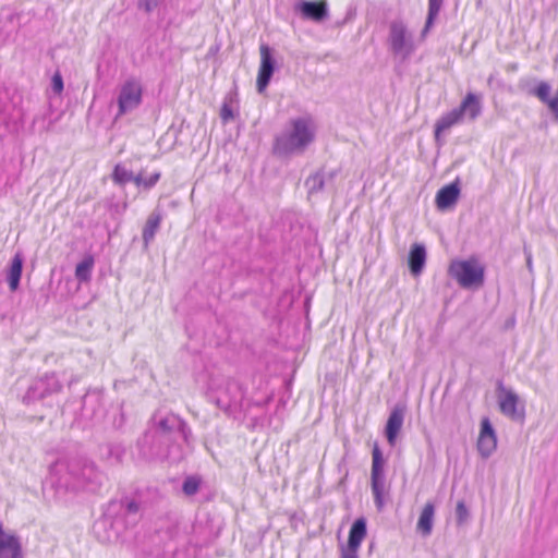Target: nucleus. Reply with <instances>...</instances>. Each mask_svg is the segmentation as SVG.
<instances>
[{
	"mask_svg": "<svg viewBox=\"0 0 558 558\" xmlns=\"http://www.w3.org/2000/svg\"><path fill=\"white\" fill-rule=\"evenodd\" d=\"M135 450L133 454L142 461L150 462L167 459L179 461L182 459L179 447L168 444L149 428L137 439Z\"/></svg>",
	"mask_w": 558,
	"mask_h": 558,
	"instance_id": "nucleus-4",
	"label": "nucleus"
},
{
	"mask_svg": "<svg viewBox=\"0 0 558 558\" xmlns=\"http://www.w3.org/2000/svg\"><path fill=\"white\" fill-rule=\"evenodd\" d=\"M220 118L223 123H227L234 118L233 110L227 99H225V101L222 104V107L220 110Z\"/></svg>",
	"mask_w": 558,
	"mask_h": 558,
	"instance_id": "nucleus-37",
	"label": "nucleus"
},
{
	"mask_svg": "<svg viewBox=\"0 0 558 558\" xmlns=\"http://www.w3.org/2000/svg\"><path fill=\"white\" fill-rule=\"evenodd\" d=\"M106 407L104 402L102 389H89L82 400L81 415L92 425L102 422L106 416Z\"/></svg>",
	"mask_w": 558,
	"mask_h": 558,
	"instance_id": "nucleus-12",
	"label": "nucleus"
},
{
	"mask_svg": "<svg viewBox=\"0 0 558 558\" xmlns=\"http://www.w3.org/2000/svg\"><path fill=\"white\" fill-rule=\"evenodd\" d=\"M161 173L156 171L151 173L148 178H145L143 171L136 174L135 185L138 187H144L145 190H149L154 187L157 182L160 180Z\"/></svg>",
	"mask_w": 558,
	"mask_h": 558,
	"instance_id": "nucleus-30",
	"label": "nucleus"
},
{
	"mask_svg": "<svg viewBox=\"0 0 558 558\" xmlns=\"http://www.w3.org/2000/svg\"><path fill=\"white\" fill-rule=\"evenodd\" d=\"M340 558H359V555L355 553L352 554L350 551L341 550Z\"/></svg>",
	"mask_w": 558,
	"mask_h": 558,
	"instance_id": "nucleus-41",
	"label": "nucleus"
},
{
	"mask_svg": "<svg viewBox=\"0 0 558 558\" xmlns=\"http://www.w3.org/2000/svg\"><path fill=\"white\" fill-rule=\"evenodd\" d=\"M314 141V132L308 121L298 118L291 121V129L283 131L275 138L274 153L278 156L300 154Z\"/></svg>",
	"mask_w": 558,
	"mask_h": 558,
	"instance_id": "nucleus-3",
	"label": "nucleus"
},
{
	"mask_svg": "<svg viewBox=\"0 0 558 558\" xmlns=\"http://www.w3.org/2000/svg\"><path fill=\"white\" fill-rule=\"evenodd\" d=\"M23 263L24 257L22 253H15L7 271V280L12 292L16 291L20 287Z\"/></svg>",
	"mask_w": 558,
	"mask_h": 558,
	"instance_id": "nucleus-23",
	"label": "nucleus"
},
{
	"mask_svg": "<svg viewBox=\"0 0 558 558\" xmlns=\"http://www.w3.org/2000/svg\"><path fill=\"white\" fill-rule=\"evenodd\" d=\"M111 178L116 184L125 185L129 182L135 183L136 175H134L132 171L128 170L121 163H118L113 169Z\"/></svg>",
	"mask_w": 558,
	"mask_h": 558,
	"instance_id": "nucleus-28",
	"label": "nucleus"
},
{
	"mask_svg": "<svg viewBox=\"0 0 558 558\" xmlns=\"http://www.w3.org/2000/svg\"><path fill=\"white\" fill-rule=\"evenodd\" d=\"M518 88L529 96L538 98L548 107L551 92V86L548 82L538 81L537 78L524 77L519 81Z\"/></svg>",
	"mask_w": 558,
	"mask_h": 558,
	"instance_id": "nucleus-17",
	"label": "nucleus"
},
{
	"mask_svg": "<svg viewBox=\"0 0 558 558\" xmlns=\"http://www.w3.org/2000/svg\"><path fill=\"white\" fill-rule=\"evenodd\" d=\"M497 448V437H478L477 449L483 458H488Z\"/></svg>",
	"mask_w": 558,
	"mask_h": 558,
	"instance_id": "nucleus-29",
	"label": "nucleus"
},
{
	"mask_svg": "<svg viewBox=\"0 0 558 558\" xmlns=\"http://www.w3.org/2000/svg\"><path fill=\"white\" fill-rule=\"evenodd\" d=\"M0 558H21V545L14 535L4 533L0 523Z\"/></svg>",
	"mask_w": 558,
	"mask_h": 558,
	"instance_id": "nucleus-21",
	"label": "nucleus"
},
{
	"mask_svg": "<svg viewBox=\"0 0 558 558\" xmlns=\"http://www.w3.org/2000/svg\"><path fill=\"white\" fill-rule=\"evenodd\" d=\"M405 409L403 405L397 404L390 412L386 426L385 436L388 444L393 447L397 442L398 435L404 422Z\"/></svg>",
	"mask_w": 558,
	"mask_h": 558,
	"instance_id": "nucleus-18",
	"label": "nucleus"
},
{
	"mask_svg": "<svg viewBox=\"0 0 558 558\" xmlns=\"http://www.w3.org/2000/svg\"><path fill=\"white\" fill-rule=\"evenodd\" d=\"M523 251H524V254L526 256V266L530 270H532V266H533V262H532V253L531 251L527 248L526 245H524L523 247Z\"/></svg>",
	"mask_w": 558,
	"mask_h": 558,
	"instance_id": "nucleus-40",
	"label": "nucleus"
},
{
	"mask_svg": "<svg viewBox=\"0 0 558 558\" xmlns=\"http://www.w3.org/2000/svg\"><path fill=\"white\" fill-rule=\"evenodd\" d=\"M62 384L56 373H46L33 380L22 398L24 404H32L52 395L59 393Z\"/></svg>",
	"mask_w": 558,
	"mask_h": 558,
	"instance_id": "nucleus-10",
	"label": "nucleus"
},
{
	"mask_svg": "<svg viewBox=\"0 0 558 558\" xmlns=\"http://www.w3.org/2000/svg\"><path fill=\"white\" fill-rule=\"evenodd\" d=\"M125 423V416H124V413L122 412V409L120 408L119 409V417H114L113 420V427L116 429H120Z\"/></svg>",
	"mask_w": 558,
	"mask_h": 558,
	"instance_id": "nucleus-39",
	"label": "nucleus"
},
{
	"mask_svg": "<svg viewBox=\"0 0 558 558\" xmlns=\"http://www.w3.org/2000/svg\"><path fill=\"white\" fill-rule=\"evenodd\" d=\"M294 11L300 13L302 19L320 23L328 16L326 1L300 0L294 5Z\"/></svg>",
	"mask_w": 558,
	"mask_h": 558,
	"instance_id": "nucleus-16",
	"label": "nucleus"
},
{
	"mask_svg": "<svg viewBox=\"0 0 558 558\" xmlns=\"http://www.w3.org/2000/svg\"><path fill=\"white\" fill-rule=\"evenodd\" d=\"M211 398L219 409L230 412L242 401L243 392L236 380L227 379Z\"/></svg>",
	"mask_w": 558,
	"mask_h": 558,
	"instance_id": "nucleus-13",
	"label": "nucleus"
},
{
	"mask_svg": "<svg viewBox=\"0 0 558 558\" xmlns=\"http://www.w3.org/2000/svg\"><path fill=\"white\" fill-rule=\"evenodd\" d=\"M162 220V216L160 211L154 210L147 218L146 223L143 228V242L146 247L150 244V242L154 240L155 234L160 228V223Z\"/></svg>",
	"mask_w": 558,
	"mask_h": 558,
	"instance_id": "nucleus-24",
	"label": "nucleus"
},
{
	"mask_svg": "<svg viewBox=\"0 0 558 558\" xmlns=\"http://www.w3.org/2000/svg\"><path fill=\"white\" fill-rule=\"evenodd\" d=\"M482 111L480 98L469 93L461 101L460 106L452 109L451 111L442 114L435 123L434 137L435 143L438 147L444 145L441 134L448 131L456 124H459L464 116H468L471 120H475Z\"/></svg>",
	"mask_w": 558,
	"mask_h": 558,
	"instance_id": "nucleus-5",
	"label": "nucleus"
},
{
	"mask_svg": "<svg viewBox=\"0 0 558 558\" xmlns=\"http://www.w3.org/2000/svg\"><path fill=\"white\" fill-rule=\"evenodd\" d=\"M259 52L260 64L256 80V87L257 92L262 94L269 85L270 80L274 75V72L276 70V60L272 56V49L266 44L260 45Z\"/></svg>",
	"mask_w": 558,
	"mask_h": 558,
	"instance_id": "nucleus-14",
	"label": "nucleus"
},
{
	"mask_svg": "<svg viewBox=\"0 0 558 558\" xmlns=\"http://www.w3.org/2000/svg\"><path fill=\"white\" fill-rule=\"evenodd\" d=\"M366 534V520L364 518L356 519L350 527L348 546L347 548H342V550L357 554L361 543L365 538Z\"/></svg>",
	"mask_w": 558,
	"mask_h": 558,
	"instance_id": "nucleus-19",
	"label": "nucleus"
},
{
	"mask_svg": "<svg viewBox=\"0 0 558 558\" xmlns=\"http://www.w3.org/2000/svg\"><path fill=\"white\" fill-rule=\"evenodd\" d=\"M141 517L142 504L135 497L125 496L108 504L104 518L95 523L94 530L101 542H113Z\"/></svg>",
	"mask_w": 558,
	"mask_h": 558,
	"instance_id": "nucleus-1",
	"label": "nucleus"
},
{
	"mask_svg": "<svg viewBox=\"0 0 558 558\" xmlns=\"http://www.w3.org/2000/svg\"><path fill=\"white\" fill-rule=\"evenodd\" d=\"M371 488L375 506L381 511L385 506L386 475L385 459L378 444H375L372 450Z\"/></svg>",
	"mask_w": 558,
	"mask_h": 558,
	"instance_id": "nucleus-9",
	"label": "nucleus"
},
{
	"mask_svg": "<svg viewBox=\"0 0 558 558\" xmlns=\"http://www.w3.org/2000/svg\"><path fill=\"white\" fill-rule=\"evenodd\" d=\"M441 3H442V0H428V14H427L424 32H426L430 27L435 17L438 15Z\"/></svg>",
	"mask_w": 558,
	"mask_h": 558,
	"instance_id": "nucleus-33",
	"label": "nucleus"
},
{
	"mask_svg": "<svg viewBox=\"0 0 558 558\" xmlns=\"http://www.w3.org/2000/svg\"><path fill=\"white\" fill-rule=\"evenodd\" d=\"M143 86L135 77L128 78L120 87L117 118L132 112L142 104Z\"/></svg>",
	"mask_w": 558,
	"mask_h": 558,
	"instance_id": "nucleus-11",
	"label": "nucleus"
},
{
	"mask_svg": "<svg viewBox=\"0 0 558 558\" xmlns=\"http://www.w3.org/2000/svg\"><path fill=\"white\" fill-rule=\"evenodd\" d=\"M51 88L54 94L60 95L64 88L63 78L60 72H56L51 78Z\"/></svg>",
	"mask_w": 558,
	"mask_h": 558,
	"instance_id": "nucleus-36",
	"label": "nucleus"
},
{
	"mask_svg": "<svg viewBox=\"0 0 558 558\" xmlns=\"http://www.w3.org/2000/svg\"><path fill=\"white\" fill-rule=\"evenodd\" d=\"M150 423L151 425L149 429L170 445H174L177 436H181L185 445L189 447L193 442L192 429L182 417L174 413H167L165 415L155 413Z\"/></svg>",
	"mask_w": 558,
	"mask_h": 558,
	"instance_id": "nucleus-6",
	"label": "nucleus"
},
{
	"mask_svg": "<svg viewBox=\"0 0 558 558\" xmlns=\"http://www.w3.org/2000/svg\"><path fill=\"white\" fill-rule=\"evenodd\" d=\"M102 459L110 463H121L125 454V448L121 444H105L99 447Z\"/></svg>",
	"mask_w": 558,
	"mask_h": 558,
	"instance_id": "nucleus-26",
	"label": "nucleus"
},
{
	"mask_svg": "<svg viewBox=\"0 0 558 558\" xmlns=\"http://www.w3.org/2000/svg\"><path fill=\"white\" fill-rule=\"evenodd\" d=\"M93 267H94V258H93V256L88 255L87 257H85L82 262H80L76 265L75 278L80 282L89 281L90 277H92Z\"/></svg>",
	"mask_w": 558,
	"mask_h": 558,
	"instance_id": "nucleus-27",
	"label": "nucleus"
},
{
	"mask_svg": "<svg viewBox=\"0 0 558 558\" xmlns=\"http://www.w3.org/2000/svg\"><path fill=\"white\" fill-rule=\"evenodd\" d=\"M460 195L459 182H452L441 187L436 194V206L439 210H446L452 207Z\"/></svg>",
	"mask_w": 558,
	"mask_h": 558,
	"instance_id": "nucleus-20",
	"label": "nucleus"
},
{
	"mask_svg": "<svg viewBox=\"0 0 558 558\" xmlns=\"http://www.w3.org/2000/svg\"><path fill=\"white\" fill-rule=\"evenodd\" d=\"M387 46L391 54L400 62L409 60L413 54L415 50L413 35L402 21L395 20L390 22Z\"/></svg>",
	"mask_w": 558,
	"mask_h": 558,
	"instance_id": "nucleus-7",
	"label": "nucleus"
},
{
	"mask_svg": "<svg viewBox=\"0 0 558 558\" xmlns=\"http://www.w3.org/2000/svg\"><path fill=\"white\" fill-rule=\"evenodd\" d=\"M159 0H138V8L149 13L157 8Z\"/></svg>",
	"mask_w": 558,
	"mask_h": 558,
	"instance_id": "nucleus-38",
	"label": "nucleus"
},
{
	"mask_svg": "<svg viewBox=\"0 0 558 558\" xmlns=\"http://www.w3.org/2000/svg\"><path fill=\"white\" fill-rule=\"evenodd\" d=\"M201 478L198 476H187L182 484V492L186 496H194L201 487Z\"/></svg>",
	"mask_w": 558,
	"mask_h": 558,
	"instance_id": "nucleus-32",
	"label": "nucleus"
},
{
	"mask_svg": "<svg viewBox=\"0 0 558 558\" xmlns=\"http://www.w3.org/2000/svg\"><path fill=\"white\" fill-rule=\"evenodd\" d=\"M478 437H497L496 432L488 417H483L481 421V430Z\"/></svg>",
	"mask_w": 558,
	"mask_h": 558,
	"instance_id": "nucleus-35",
	"label": "nucleus"
},
{
	"mask_svg": "<svg viewBox=\"0 0 558 558\" xmlns=\"http://www.w3.org/2000/svg\"><path fill=\"white\" fill-rule=\"evenodd\" d=\"M426 263V248L422 243H414L409 253V268L413 276H418Z\"/></svg>",
	"mask_w": 558,
	"mask_h": 558,
	"instance_id": "nucleus-22",
	"label": "nucleus"
},
{
	"mask_svg": "<svg viewBox=\"0 0 558 558\" xmlns=\"http://www.w3.org/2000/svg\"><path fill=\"white\" fill-rule=\"evenodd\" d=\"M499 389L502 392L498 399L500 412L513 421H523L524 407L519 408V396L512 390H506L501 383Z\"/></svg>",
	"mask_w": 558,
	"mask_h": 558,
	"instance_id": "nucleus-15",
	"label": "nucleus"
},
{
	"mask_svg": "<svg viewBox=\"0 0 558 558\" xmlns=\"http://www.w3.org/2000/svg\"><path fill=\"white\" fill-rule=\"evenodd\" d=\"M434 514H435V506L432 502H427L417 521L416 529L418 532L422 533L423 536L430 535L433 531V522H434Z\"/></svg>",
	"mask_w": 558,
	"mask_h": 558,
	"instance_id": "nucleus-25",
	"label": "nucleus"
},
{
	"mask_svg": "<svg viewBox=\"0 0 558 558\" xmlns=\"http://www.w3.org/2000/svg\"><path fill=\"white\" fill-rule=\"evenodd\" d=\"M105 474L94 461L87 458H73L66 463L64 483L69 489L95 493L104 484Z\"/></svg>",
	"mask_w": 558,
	"mask_h": 558,
	"instance_id": "nucleus-2",
	"label": "nucleus"
},
{
	"mask_svg": "<svg viewBox=\"0 0 558 558\" xmlns=\"http://www.w3.org/2000/svg\"><path fill=\"white\" fill-rule=\"evenodd\" d=\"M448 274L465 289L482 287L485 281V267L475 257L451 262Z\"/></svg>",
	"mask_w": 558,
	"mask_h": 558,
	"instance_id": "nucleus-8",
	"label": "nucleus"
},
{
	"mask_svg": "<svg viewBox=\"0 0 558 558\" xmlns=\"http://www.w3.org/2000/svg\"><path fill=\"white\" fill-rule=\"evenodd\" d=\"M305 185L310 194L320 192L325 185L324 175L320 172L310 175L305 181Z\"/></svg>",
	"mask_w": 558,
	"mask_h": 558,
	"instance_id": "nucleus-31",
	"label": "nucleus"
},
{
	"mask_svg": "<svg viewBox=\"0 0 558 558\" xmlns=\"http://www.w3.org/2000/svg\"><path fill=\"white\" fill-rule=\"evenodd\" d=\"M470 518V511L463 500L458 501L456 506V520L458 525L464 524Z\"/></svg>",
	"mask_w": 558,
	"mask_h": 558,
	"instance_id": "nucleus-34",
	"label": "nucleus"
}]
</instances>
